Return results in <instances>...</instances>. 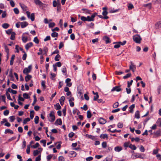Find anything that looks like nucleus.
Returning a JSON list of instances; mask_svg holds the SVG:
<instances>
[{
	"instance_id": "1",
	"label": "nucleus",
	"mask_w": 161,
	"mask_h": 161,
	"mask_svg": "<svg viewBox=\"0 0 161 161\" xmlns=\"http://www.w3.org/2000/svg\"><path fill=\"white\" fill-rule=\"evenodd\" d=\"M133 41L136 43H140L141 41L142 40L141 37L139 35L137 34L133 36Z\"/></svg>"
},
{
	"instance_id": "6",
	"label": "nucleus",
	"mask_w": 161,
	"mask_h": 161,
	"mask_svg": "<svg viewBox=\"0 0 161 161\" xmlns=\"http://www.w3.org/2000/svg\"><path fill=\"white\" fill-rule=\"evenodd\" d=\"M120 86H116L114 87L111 90V91H116L117 92H120L122 91V89L120 88Z\"/></svg>"
},
{
	"instance_id": "27",
	"label": "nucleus",
	"mask_w": 161,
	"mask_h": 161,
	"mask_svg": "<svg viewBox=\"0 0 161 161\" xmlns=\"http://www.w3.org/2000/svg\"><path fill=\"white\" fill-rule=\"evenodd\" d=\"M16 34L15 32H13L10 38V39L11 40H14L15 39V35Z\"/></svg>"
},
{
	"instance_id": "8",
	"label": "nucleus",
	"mask_w": 161,
	"mask_h": 161,
	"mask_svg": "<svg viewBox=\"0 0 161 161\" xmlns=\"http://www.w3.org/2000/svg\"><path fill=\"white\" fill-rule=\"evenodd\" d=\"M33 43L32 42H30L29 43H27L25 46V47L26 50H28L32 46Z\"/></svg>"
},
{
	"instance_id": "53",
	"label": "nucleus",
	"mask_w": 161,
	"mask_h": 161,
	"mask_svg": "<svg viewBox=\"0 0 161 161\" xmlns=\"http://www.w3.org/2000/svg\"><path fill=\"white\" fill-rule=\"evenodd\" d=\"M55 24L54 22L50 23L49 24V28H52L55 26Z\"/></svg>"
},
{
	"instance_id": "31",
	"label": "nucleus",
	"mask_w": 161,
	"mask_h": 161,
	"mask_svg": "<svg viewBox=\"0 0 161 161\" xmlns=\"http://www.w3.org/2000/svg\"><path fill=\"white\" fill-rule=\"evenodd\" d=\"M9 26V24L8 23H4L2 25V27L4 29H7Z\"/></svg>"
},
{
	"instance_id": "50",
	"label": "nucleus",
	"mask_w": 161,
	"mask_h": 161,
	"mask_svg": "<svg viewBox=\"0 0 161 161\" xmlns=\"http://www.w3.org/2000/svg\"><path fill=\"white\" fill-rule=\"evenodd\" d=\"M9 118L10 119V121L12 122H14L15 119L14 116H13L9 117Z\"/></svg>"
},
{
	"instance_id": "16",
	"label": "nucleus",
	"mask_w": 161,
	"mask_h": 161,
	"mask_svg": "<svg viewBox=\"0 0 161 161\" xmlns=\"http://www.w3.org/2000/svg\"><path fill=\"white\" fill-rule=\"evenodd\" d=\"M34 2L36 5L42 6L43 3L40 0H34Z\"/></svg>"
},
{
	"instance_id": "32",
	"label": "nucleus",
	"mask_w": 161,
	"mask_h": 161,
	"mask_svg": "<svg viewBox=\"0 0 161 161\" xmlns=\"http://www.w3.org/2000/svg\"><path fill=\"white\" fill-rule=\"evenodd\" d=\"M87 117L88 119H89L91 118L92 116V114L91 113V111L90 110H88L87 112Z\"/></svg>"
},
{
	"instance_id": "46",
	"label": "nucleus",
	"mask_w": 161,
	"mask_h": 161,
	"mask_svg": "<svg viewBox=\"0 0 161 161\" xmlns=\"http://www.w3.org/2000/svg\"><path fill=\"white\" fill-rule=\"evenodd\" d=\"M13 31V29H10L8 30L7 31H6V33L8 35H10L11 34H12L13 32H12Z\"/></svg>"
},
{
	"instance_id": "36",
	"label": "nucleus",
	"mask_w": 161,
	"mask_h": 161,
	"mask_svg": "<svg viewBox=\"0 0 161 161\" xmlns=\"http://www.w3.org/2000/svg\"><path fill=\"white\" fill-rule=\"evenodd\" d=\"M39 117L38 116H36L34 118V122L36 124H37L39 122Z\"/></svg>"
},
{
	"instance_id": "42",
	"label": "nucleus",
	"mask_w": 161,
	"mask_h": 161,
	"mask_svg": "<svg viewBox=\"0 0 161 161\" xmlns=\"http://www.w3.org/2000/svg\"><path fill=\"white\" fill-rule=\"evenodd\" d=\"M131 76V73H128L126 74V75L123 77V78L124 79H126L130 77Z\"/></svg>"
},
{
	"instance_id": "24",
	"label": "nucleus",
	"mask_w": 161,
	"mask_h": 161,
	"mask_svg": "<svg viewBox=\"0 0 161 161\" xmlns=\"http://www.w3.org/2000/svg\"><path fill=\"white\" fill-rule=\"evenodd\" d=\"M23 72L24 74L28 75L30 72L27 68H25L23 70Z\"/></svg>"
},
{
	"instance_id": "59",
	"label": "nucleus",
	"mask_w": 161,
	"mask_h": 161,
	"mask_svg": "<svg viewBox=\"0 0 161 161\" xmlns=\"http://www.w3.org/2000/svg\"><path fill=\"white\" fill-rule=\"evenodd\" d=\"M30 152V145H28L27 146L26 149V153L28 154H29Z\"/></svg>"
},
{
	"instance_id": "57",
	"label": "nucleus",
	"mask_w": 161,
	"mask_h": 161,
	"mask_svg": "<svg viewBox=\"0 0 161 161\" xmlns=\"http://www.w3.org/2000/svg\"><path fill=\"white\" fill-rule=\"evenodd\" d=\"M18 101H24V98L21 97V95L20 94L18 96Z\"/></svg>"
},
{
	"instance_id": "51",
	"label": "nucleus",
	"mask_w": 161,
	"mask_h": 161,
	"mask_svg": "<svg viewBox=\"0 0 161 161\" xmlns=\"http://www.w3.org/2000/svg\"><path fill=\"white\" fill-rule=\"evenodd\" d=\"M157 123L159 127L161 126V119H158L157 121Z\"/></svg>"
},
{
	"instance_id": "55",
	"label": "nucleus",
	"mask_w": 161,
	"mask_h": 161,
	"mask_svg": "<svg viewBox=\"0 0 161 161\" xmlns=\"http://www.w3.org/2000/svg\"><path fill=\"white\" fill-rule=\"evenodd\" d=\"M159 149L158 148H157L156 149H154L153 151V154H157L158 153V151Z\"/></svg>"
},
{
	"instance_id": "4",
	"label": "nucleus",
	"mask_w": 161,
	"mask_h": 161,
	"mask_svg": "<svg viewBox=\"0 0 161 161\" xmlns=\"http://www.w3.org/2000/svg\"><path fill=\"white\" fill-rule=\"evenodd\" d=\"M81 20L84 22L86 21H92V20L91 19V17L90 16H87V17H85L84 16H82L80 17Z\"/></svg>"
},
{
	"instance_id": "20",
	"label": "nucleus",
	"mask_w": 161,
	"mask_h": 161,
	"mask_svg": "<svg viewBox=\"0 0 161 161\" xmlns=\"http://www.w3.org/2000/svg\"><path fill=\"white\" fill-rule=\"evenodd\" d=\"M135 104H132L129 107V108L130 110H129V111L130 113H133V109L135 108Z\"/></svg>"
},
{
	"instance_id": "11",
	"label": "nucleus",
	"mask_w": 161,
	"mask_h": 161,
	"mask_svg": "<svg viewBox=\"0 0 161 161\" xmlns=\"http://www.w3.org/2000/svg\"><path fill=\"white\" fill-rule=\"evenodd\" d=\"M103 39L105 41L106 44L110 43L111 42L110 41L109 38L107 36H104L103 38Z\"/></svg>"
},
{
	"instance_id": "56",
	"label": "nucleus",
	"mask_w": 161,
	"mask_h": 161,
	"mask_svg": "<svg viewBox=\"0 0 161 161\" xmlns=\"http://www.w3.org/2000/svg\"><path fill=\"white\" fill-rule=\"evenodd\" d=\"M45 82L44 81L42 80L41 83V85L43 88L45 89L46 88V86L45 84Z\"/></svg>"
},
{
	"instance_id": "52",
	"label": "nucleus",
	"mask_w": 161,
	"mask_h": 161,
	"mask_svg": "<svg viewBox=\"0 0 161 161\" xmlns=\"http://www.w3.org/2000/svg\"><path fill=\"white\" fill-rule=\"evenodd\" d=\"M97 14V13H95L92 14L91 16V19L92 20V21H93L94 20V18L95 17L96 15Z\"/></svg>"
},
{
	"instance_id": "15",
	"label": "nucleus",
	"mask_w": 161,
	"mask_h": 161,
	"mask_svg": "<svg viewBox=\"0 0 161 161\" xmlns=\"http://www.w3.org/2000/svg\"><path fill=\"white\" fill-rule=\"evenodd\" d=\"M155 27L156 29L161 28V21L158 22L155 25Z\"/></svg>"
},
{
	"instance_id": "7",
	"label": "nucleus",
	"mask_w": 161,
	"mask_h": 161,
	"mask_svg": "<svg viewBox=\"0 0 161 161\" xmlns=\"http://www.w3.org/2000/svg\"><path fill=\"white\" fill-rule=\"evenodd\" d=\"M76 155V153L74 151H70L68 153V156L70 158L75 157Z\"/></svg>"
},
{
	"instance_id": "9",
	"label": "nucleus",
	"mask_w": 161,
	"mask_h": 161,
	"mask_svg": "<svg viewBox=\"0 0 161 161\" xmlns=\"http://www.w3.org/2000/svg\"><path fill=\"white\" fill-rule=\"evenodd\" d=\"M99 123L101 124H104L106 122V120L103 118H100L98 120Z\"/></svg>"
},
{
	"instance_id": "26",
	"label": "nucleus",
	"mask_w": 161,
	"mask_h": 161,
	"mask_svg": "<svg viewBox=\"0 0 161 161\" xmlns=\"http://www.w3.org/2000/svg\"><path fill=\"white\" fill-rule=\"evenodd\" d=\"M54 108H55L57 110H59L61 108V107L59 103H57L54 105Z\"/></svg>"
},
{
	"instance_id": "5",
	"label": "nucleus",
	"mask_w": 161,
	"mask_h": 161,
	"mask_svg": "<svg viewBox=\"0 0 161 161\" xmlns=\"http://www.w3.org/2000/svg\"><path fill=\"white\" fill-rule=\"evenodd\" d=\"M130 64L129 66V68L130 70H131L133 72H134L135 71V69H136V66L135 65H134L132 61H130Z\"/></svg>"
},
{
	"instance_id": "47",
	"label": "nucleus",
	"mask_w": 161,
	"mask_h": 161,
	"mask_svg": "<svg viewBox=\"0 0 161 161\" xmlns=\"http://www.w3.org/2000/svg\"><path fill=\"white\" fill-rule=\"evenodd\" d=\"M133 82V80H131L130 82L128 81L127 82V87L129 88L130 87V86L132 85V83Z\"/></svg>"
},
{
	"instance_id": "62",
	"label": "nucleus",
	"mask_w": 161,
	"mask_h": 161,
	"mask_svg": "<svg viewBox=\"0 0 161 161\" xmlns=\"http://www.w3.org/2000/svg\"><path fill=\"white\" fill-rule=\"evenodd\" d=\"M5 52L7 53V54H9V49L8 47L6 46H5Z\"/></svg>"
},
{
	"instance_id": "23",
	"label": "nucleus",
	"mask_w": 161,
	"mask_h": 161,
	"mask_svg": "<svg viewBox=\"0 0 161 161\" xmlns=\"http://www.w3.org/2000/svg\"><path fill=\"white\" fill-rule=\"evenodd\" d=\"M100 137L103 139H105V138L108 139V135L107 134H101Z\"/></svg>"
},
{
	"instance_id": "44",
	"label": "nucleus",
	"mask_w": 161,
	"mask_h": 161,
	"mask_svg": "<svg viewBox=\"0 0 161 161\" xmlns=\"http://www.w3.org/2000/svg\"><path fill=\"white\" fill-rule=\"evenodd\" d=\"M31 19L32 21H34L35 20V14L32 13L31 14Z\"/></svg>"
},
{
	"instance_id": "41",
	"label": "nucleus",
	"mask_w": 161,
	"mask_h": 161,
	"mask_svg": "<svg viewBox=\"0 0 161 161\" xmlns=\"http://www.w3.org/2000/svg\"><path fill=\"white\" fill-rule=\"evenodd\" d=\"M50 78L53 80H54V78L55 77L56 75L55 74L51 72L50 73Z\"/></svg>"
},
{
	"instance_id": "30",
	"label": "nucleus",
	"mask_w": 161,
	"mask_h": 161,
	"mask_svg": "<svg viewBox=\"0 0 161 161\" xmlns=\"http://www.w3.org/2000/svg\"><path fill=\"white\" fill-rule=\"evenodd\" d=\"M34 110H31L30 111V116L31 119H33L34 116Z\"/></svg>"
},
{
	"instance_id": "14",
	"label": "nucleus",
	"mask_w": 161,
	"mask_h": 161,
	"mask_svg": "<svg viewBox=\"0 0 161 161\" xmlns=\"http://www.w3.org/2000/svg\"><path fill=\"white\" fill-rule=\"evenodd\" d=\"M114 150L116 152H119L122 150V147L121 146H118L115 147Z\"/></svg>"
},
{
	"instance_id": "35",
	"label": "nucleus",
	"mask_w": 161,
	"mask_h": 161,
	"mask_svg": "<svg viewBox=\"0 0 161 161\" xmlns=\"http://www.w3.org/2000/svg\"><path fill=\"white\" fill-rule=\"evenodd\" d=\"M51 35L53 37H56L58 36V34L57 32H53L51 34Z\"/></svg>"
},
{
	"instance_id": "2",
	"label": "nucleus",
	"mask_w": 161,
	"mask_h": 161,
	"mask_svg": "<svg viewBox=\"0 0 161 161\" xmlns=\"http://www.w3.org/2000/svg\"><path fill=\"white\" fill-rule=\"evenodd\" d=\"M49 120L51 122H53L55 120V116H54V112L53 111H51L50 113L48 116Z\"/></svg>"
},
{
	"instance_id": "19",
	"label": "nucleus",
	"mask_w": 161,
	"mask_h": 161,
	"mask_svg": "<svg viewBox=\"0 0 161 161\" xmlns=\"http://www.w3.org/2000/svg\"><path fill=\"white\" fill-rule=\"evenodd\" d=\"M32 77V76L31 75H27V76H26L25 77V80L26 82H28L29 80H30Z\"/></svg>"
},
{
	"instance_id": "61",
	"label": "nucleus",
	"mask_w": 161,
	"mask_h": 161,
	"mask_svg": "<svg viewBox=\"0 0 161 161\" xmlns=\"http://www.w3.org/2000/svg\"><path fill=\"white\" fill-rule=\"evenodd\" d=\"M14 13L16 14H18L19 13V9L17 8H15L14 9Z\"/></svg>"
},
{
	"instance_id": "39",
	"label": "nucleus",
	"mask_w": 161,
	"mask_h": 161,
	"mask_svg": "<svg viewBox=\"0 0 161 161\" xmlns=\"http://www.w3.org/2000/svg\"><path fill=\"white\" fill-rule=\"evenodd\" d=\"M43 51L45 52L44 54L46 56H47V53L48 51V48H47V47H44L43 49Z\"/></svg>"
},
{
	"instance_id": "21",
	"label": "nucleus",
	"mask_w": 161,
	"mask_h": 161,
	"mask_svg": "<svg viewBox=\"0 0 161 161\" xmlns=\"http://www.w3.org/2000/svg\"><path fill=\"white\" fill-rule=\"evenodd\" d=\"M5 134L10 133L11 134L14 133L13 131L10 129H6L4 132Z\"/></svg>"
},
{
	"instance_id": "45",
	"label": "nucleus",
	"mask_w": 161,
	"mask_h": 161,
	"mask_svg": "<svg viewBox=\"0 0 161 161\" xmlns=\"http://www.w3.org/2000/svg\"><path fill=\"white\" fill-rule=\"evenodd\" d=\"M99 95H98V93L97 92H96V94L94 95L93 98V100L94 101H96L99 98Z\"/></svg>"
},
{
	"instance_id": "64",
	"label": "nucleus",
	"mask_w": 161,
	"mask_h": 161,
	"mask_svg": "<svg viewBox=\"0 0 161 161\" xmlns=\"http://www.w3.org/2000/svg\"><path fill=\"white\" fill-rule=\"evenodd\" d=\"M64 158L63 156H60L58 157V161H64Z\"/></svg>"
},
{
	"instance_id": "54",
	"label": "nucleus",
	"mask_w": 161,
	"mask_h": 161,
	"mask_svg": "<svg viewBox=\"0 0 161 161\" xmlns=\"http://www.w3.org/2000/svg\"><path fill=\"white\" fill-rule=\"evenodd\" d=\"M39 146V144L38 143L36 142L35 145H32L31 146V147H33L34 148H37Z\"/></svg>"
},
{
	"instance_id": "58",
	"label": "nucleus",
	"mask_w": 161,
	"mask_h": 161,
	"mask_svg": "<svg viewBox=\"0 0 161 161\" xmlns=\"http://www.w3.org/2000/svg\"><path fill=\"white\" fill-rule=\"evenodd\" d=\"M9 76L11 77V78H14V77L12 74V69H11L9 72Z\"/></svg>"
},
{
	"instance_id": "17",
	"label": "nucleus",
	"mask_w": 161,
	"mask_h": 161,
	"mask_svg": "<svg viewBox=\"0 0 161 161\" xmlns=\"http://www.w3.org/2000/svg\"><path fill=\"white\" fill-rule=\"evenodd\" d=\"M77 96L79 98H80L81 100H83L84 99V97L83 96V94H82L81 92H78L77 93Z\"/></svg>"
},
{
	"instance_id": "29",
	"label": "nucleus",
	"mask_w": 161,
	"mask_h": 161,
	"mask_svg": "<svg viewBox=\"0 0 161 161\" xmlns=\"http://www.w3.org/2000/svg\"><path fill=\"white\" fill-rule=\"evenodd\" d=\"M138 94H136L135 96L133 95L132 96L131 100V101H134L135 100H137V99L136 98H138Z\"/></svg>"
},
{
	"instance_id": "63",
	"label": "nucleus",
	"mask_w": 161,
	"mask_h": 161,
	"mask_svg": "<svg viewBox=\"0 0 161 161\" xmlns=\"http://www.w3.org/2000/svg\"><path fill=\"white\" fill-rule=\"evenodd\" d=\"M119 106V103L118 102L115 103L113 105V107L114 108H117Z\"/></svg>"
},
{
	"instance_id": "37",
	"label": "nucleus",
	"mask_w": 161,
	"mask_h": 161,
	"mask_svg": "<svg viewBox=\"0 0 161 161\" xmlns=\"http://www.w3.org/2000/svg\"><path fill=\"white\" fill-rule=\"evenodd\" d=\"M6 95L8 99L10 100H12V99L10 97V95L9 93L8 92L6 91Z\"/></svg>"
},
{
	"instance_id": "48",
	"label": "nucleus",
	"mask_w": 161,
	"mask_h": 161,
	"mask_svg": "<svg viewBox=\"0 0 161 161\" xmlns=\"http://www.w3.org/2000/svg\"><path fill=\"white\" fill-rule=\"evenodd\" d=\"M24 98L28 99L30 97L28 94L27 93H24L23 95Z\"/></svg>"
},
{
	"instance_id": "22",
	"label": "nucleus",
	"mask_w": 161,
	"mask_h": 161,
	"mask_svg": "<svg viewBox=\"0 0 161 161\" xmlns=\"http://www.w3.org/2000/svg\"><path fill=\"white\" fill-rule=\"evenodd\" d=\"M15 56L14 54H13L12 55L10 61V64L11 65H12L13 64L14 59L15 58Z\"/></svg>"
},
{
	"instance_id": "13",
	"label": "nucleus",
	"mask_w": 161,
	"mask_h": 161,
	"mask_svg": "<svg viewBox=\"0 0 161 161\" xmlns=\"http://www.w3.org/2000/svg\"><path fill=\"white\" fill-rule=\"evenodd\" d=\"M7 92L10 93H12L13 94H16L17 93V92L15 90H14L11 89L10 87L8 88L7 90Z\"/></svg>"
},
{
	"instance_id": "10",
	"label": "nucleus",
	"mask_w": 161,
	"mask_h": 161,
	"mask_svg": "<svg viewBox=\"0 0 161 161\" xmlns=\"http://www.w3.org/2000/svg\"><path fill=\"white\" fill-rule=\"evenodd\" d=\"M21 25L22 28H24L28 25V24L26 21H24L21 22H19Z\"/></svg>"
},
{
	"instance_id": "12",
	"label": "nucleus",
	"mask_w": 161,
	"mask_h": 161,
	"mask_svg": "<svg viewBox=\"0 0 161 161\" xmlns=\"http://www.w3.org/2000/svg\"><path fill=\"white\" fill-rule=\"evenodd\" d=\"M62 124V121L61 119H57L55 122V125H61Z\"/></svg>"
},
{
	"instance_id": "25",
	"label": "nucleus",
	"mask_w": 161,
	"mask_h": 161,
	"mask_svg": "<svg viewBox=\"0 0 161 161\" xmlns=\"http://www.w3.org/2000/svg\"><path fill=\"white\" fill-rule=\"evenodd\" d=\"M135 117L137 119H139L140 118L139 112V111L137 110L135 114Z\"/></svg>"
},
{
	"instance_id": "43",
	"label": "nucleus",
	"mask_w": 161,
	"mask_h": 161,
	"mask_svg": "<svg viewBox=\"0 0 161 161\" xmlns=\"http://www.w3.org/2000/svg\"><path fill=\"white\" fill-rule=\"evenodd\" d=\"M60 57V56L59 54H57L55 57L54 59L56 61H58L59 60V58Z\"/></svg>"
},
{
	"instance_id": "38",
	"label": "nucleus",
	"mask_w": 161,
	"mask_h": 161,
	"mask_svg": "<svg viewBox=\"0 0 161 161\" xmlns=\"http://www.w3.org/2000/svg\"><path fill=\"white\" fill-rule=\"evenodd\" d=\"M30 119L29 118H25L24 119L23 122V123L24 125L26 124L28 122H29L30 121Z\"/></svg>"
},
{
	"instance_id": "60",
	"label": "nucleus",
	"mask_w": 161,
	"mask_h": 161,
	"mask_svg": "<svg viewBox=\"0 0 161 161\" xmlns=\"http://www.w3.org/2000/svg\"><path fill=\"white\" fill-rule=\"evenodd\" d=\"M128 7L129 9L130 10L133 8L134 6L131 3H130L128 4Z\"/></svg>"
},
{
	"instance_id": "18",
	"label": "nucleus",
	"mask_w": 161,
	"mask_h": 161,
	"mask_svg": "<svg viewBox=\"0 0 161 161\" xmlns=\"http://www.w3.org/2000/svg\"><path fill=\"white\" fill-rule=\"evenodd\" d=\"M24 33H23L22 36V40L23 42L25 43L28 40V37H25L24 36Z\"/></svg>"
},
{
	"instance_id": "34",
	"label": "nucleus",
	"mask_w": 161,
	"mask_h": 161,
	"mask_svg": "<svg viewBox=\"0 0 161 161\" xmlns=\"http://www.w3.org/2000/svg\"><path fill=\"white\" fill-rule=\"evenodd\" d=\"M129 147L133 150H135L136 149V147L134 145H132V144L129 145Z\"/></svg>"
},
{
	"instance_id": "33",
	"label": "nucleus",
	"mask_w": 161,
	"mask_h": 161,
	"mask_svg": "<svg viewBox=\"0 0 161 161\" xmlns=\"http://www.w3.org/2000/svg\"><path fill=\"white\" fill-rule=\"evenodd\" d=\"M151 6L152 4L150 3L143 5L144 7H147L149 9H150L151 8Z\"/></svg>"
},
{
	"instance_id": "49",
	"label": "nucleus",
	"mask_w": 161,
	"mask_h": 161,
	"mask_svg": "<svg viewBox=\"0 0 161 161\" xmlns=\"http://www.w3.org/2000/svg\"><path fill=\"white\" fill-rule=\"evenodd\" d=\"M33 41L37 44L39 43V40L36 36L34 38Z\"/></svg>"
},
{
	"instance_id": "40",
	"label": "nucleus",
	"mask_w": 161,
	"mask_h": 161,
	"mask_svg": "<svg viewBox=\"0 0 161 161\" xmlns=\"http://www.w3.org/2000/svg\"><path fill=\"white\" fill-rule=\"evenodd\" d=\"M86 24V25L87 26H88L90 28H93V26H94V24L92 22L91 23L89 24H86V23H85Z\"/></svg>"
},
{
	"instance_id": "28",
	"label": "nucleus",
	"mask_w": 161,
	"mask_h": 161,
	"mask_svg": "<svg viewBox=\"0 0 161 161\" xmlns=\"http://www.w3.org/2000/svg\"><path fill=\"white\" fill-rule=\"evenodd\" d=\"M19 4L23 10L25 11L27 10V7L24 4H22L21 3H19Z\"/></svg>"
},
{
	"instance_id": "3",
	"label": "nucleus",
	"mask_w": 161,
	"mask_h": 161,
	"mask_svg": "<svg viewBox=\"0 0 161 161\" xmlns=\"http://www.w3.org/2000/svg\"><path fill=\"white\" fill-rule=\"evenodd\" d=\"M131 158L133 159H135L136 158H140L141 159H143L144 157H142V154L141 153H136L134 154H132L131 155Z\"/></svg>"
}]
</instances>
